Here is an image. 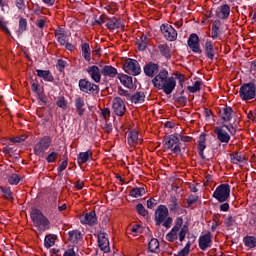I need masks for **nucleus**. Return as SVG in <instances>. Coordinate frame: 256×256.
I'll return each mask as SVG.
<instances>
[{
    "label": "nucleus",
    "instance_id": "obj_1",
    "mask_svg": "<svg viewBox=\"0 0 256 256\" xmlns=\"http://www.w3.org/2000/svg\"><path fill=\"white\" fill-rule=\"evenodd\" d=\"M187 233H189V227L187 225L183 226V218L178 217L175 220V225L171 229V231L166 235V241L173 243V241H179L183 243L185 241V237H187Z\"/></svg>",
    "mask_w": 256,
    "mask_h": 256
},
{
    "label": "nucleus",
    "instance_id": "obj_2",
    "mask_svg": "<svg viewBox=\"0 0 256 256\" xmlns=\"http://www.w3.org/2000/svg\"><path fill=\"white\" fill-rule=\"evenodd\" d=\"M154 221L156 225H163L166 229H171L173 218L169 217V208L165 205H159L155 210Z\"/></svg>",
    "mask_w": 256,
    "mask_h": 256
},
{
    "label": "nucleus",
    "instance_id": "obj_3",
    "mask_svg": "<svg viewBox=\"0 0 256 256\" xmlns=\"http://www.w3.org/2000/svg\"><path fill=\"white\" fill-rule=\"evenodd\" d=\"M30 215L35 227H37L39 231H47V229H49V219H47L40 210L33 209Z\"/></svg>",
    "mask_w": 256,
    "mask_h": 256
},
{
    "label": "nucleus",
    "instance_id": "obj_4",
    "mask_svg": "<svg viewBox=\"0 0 256 256\" xmlns=\"http://www.w3.org/2000/svg\"><path fill=\"white\" fill-rule=\"evenodd\" d=\"M239 96L242 101H251L256 97V86L253 82L244 83L239 89Z\"/></svg>",
    "mask_w": 256,
    "mask_h": 256
},
{
    "label": "nucleus",
    "instance_id": "obj_5",
    "mask_svg": "<svg viewBox=\"0 0 256 256\" xmlns=\"http://www.w3.org/2000/svg\"><path fill=\"white\" fill-rule=\"evenodd\" d=\"M231 195V186L229 184H221L213 192L212 197L218 201V203H225Z\"/></svg>",
    "mask_w": 256,
    "mask_h": 256
},
{
    "label": "nucleus",
    "instance_id": "obj_6",
    "mask_svg": "<svg viewBox=\"0 0 256 256\" xmlns=\"http://www.w3.org/2000/svg\"><path fill=\"white\" fill-rule=\"evenodd\" d=\"M52 139L49 136L42 137L38 143L34 146V153L38 157H43L45 155V151L51 147Z\"/></svg>",
    "mask_w": 256,
    "mask_h": 256
},
{
    "label": "nucleus",
    "instance_id": "obj_7",
    "mask_svg": "<svg viewBox=\"0 0 256 256\" xmlns=\"http://www.w3.org/2000/svg\"><path fill=\"white\" fill-rule=\"evenodd\" d=\"M123 69L125 73H128L129 75L137 76L141 74V66L139 65V62L135 59H126L124 61Z\"/></svg>",
    "mask_w": 256,
    "mask_h": 256
},
{
    "label": "nucleus",
    "instance_id": "obj_8",
    "mask_svg": "<svg viewBox=\"0 0 256 256\" xmlns=\"http://www.w3.org/2000/svg\"><path fill=\"white\" fill-rule=\"evenodd\" d=\"M179 141V136L177 135L167 136L164 139V147L165 149H172V152L179 154L181 153V146H179Z\"/></svg>",
    "mask_w": 256,
    "mask_h": 256
},
{
    "label": "nucleus",
    "instance_id": "obj_9",
    "mask_svg": "<svg viewBox=\"0 0 256 256\" xmlns=\"http://www.w3.org/2000/svg\"><path fill=\"white\" fill-rule=\"evenodd\" d=\"M160 31L167 41H177V30L170 24H162Z\"/></svg>",
    "mask_w": 256,
    "mask_h": 256
},
{
    "label": "nucleus",
    "instance_id": "obj_10",
    "mask_svg": "<svg viewBox=\"0 0 256 256\" xmlns=\"http://www.w3.org/2000/svg\"><path fill=\"white\" fill-rule=\"evenodd\" d=\"M112 109L118 117H123L127 111V107H125V101L120 97H115L112 102Z\"/></svg>",
    "mask_w": 256,
    "mask_h": 256
},
{
    "label": "nucleus",
    "instance_id": "obj_11",
    "mask_svg": "<svg viewBox=\"0 0 256 256\" xmlns=\"http://www.w3.org/2000/svg\"><path fill=\"white\" fill-rule=\"evenodd\" d=\"M199 36L195 33L191 34L188 38V47L191 49L193 53H198L201 55L203 51L201 50V45L199 44Z\"/></svg>",
    "mask_w": 256,
    "mask_h": 256
},
{
    "label": "nucleus",
    "instance_id": "obj_12",
    "mask_svg": "<svg viewBox=\"0 0 256 256\" xmlns=\"http://www.w3.org/2000/svg\"><path fill=\"white\" fill-rule=\"evenodd\" d=\"M198 245L201 251H207V249L213 245V236H211V233L208 232L204 235H201L198 239Z\"/></svg>",
    "mask_w": 256,
    "mask_h": 256
},
{
    "label": "nucleus",
    "instance_id": "obj_13",
    "mask_svg": "<svg viewBox=\"0 0 256 256\" xmlns=\"http://www.w3.org/2000/svg\"><path fill=\"white\" fill-rule=\"evenodd\" d=\"M79 87L80 91H83L84 93H97V91H99V86L91 83L86 79H82L79 81Z\"/></svg>",
    "mask_w": 256,
    "mask_h": 256
},
{
    "label": "nucleus",
    "instance_id": "obj_14",
    "mask_svg": "<svg viewBox=\"0 0 256 256\" xmlns=\"http://www.w3.org/2000/svg\"><path fill=\"white\" fill-rule=\"evenodd\" d=\"M169 78V72L167 70H161L156 77L152 80V83L156 89L163 87L164 82Z\"/></svg>",
    "mask_w": 256,
    "mask_h": 256
},
{
    "label": "nucleus",
    "instance_id": "obj_15",
    "mask_svg": "<svg viewBox=\"0 0 256 256\" xmlns=\"http://www.w3.org/2000/svg\"><path fill=\"white\" fill-rule=\"evenodd\" d=\"M175 87H177V81L175 80V77L172 76L168 77L159 89L164 91L166 95H171L172 91H175Z\"/></svg>",
    "mask_w": 256,
    "mask_h": 256
},
{
    "label": "nucleus",
    "instance_id": "obj_16",
    "mask_svg": "<svg viewBox=\"0 0 256 256\" xmlns=\"http://www.w3.org/2000/svg\"><path fill=\"white\" fill-rule=\"evenodd\" d=\"M80 223H82V225H90L91 227H93V225L97 224V214H95V212H90L81 215Z\"/></svg>",
    "mask_w": 256,
    "mask_h": 256
},
{
    "label": "nucleus",
    "instance_id": "obj_17",
    "mask_svg": "<svg viewBox=\"0 0 256 256\" xmlns=\"http://www.w3.org/2000/svg\"><path fill=\"white\" fill-rule=\"evenodd\" d=\"M98 245L101 251H104V253H109V238H107V233L100 232L98 234Z\"/></svg>",
    "mask_w": 256,
    "mask_h": 256
},
{
    "label": "nucleus",
    "instance_id": "obj_18",
    "mask_svg": "<svg viewBox=\"0 0 256 256\" xmlns=\"http://www.w3.org/2000/svg\"><path fill=\"white\" fill-rule=\"evenodd\" d=\"M141 143H143V138L139 135V132L132 130L128 134V144L131 145V147H136V145H141Z\"/></svg>",
    "mask_w": 256,
    "mask_h": 256
},
{
    "label": "nucleus",
    "instance_id": "obj_19",
    "mask_svg": "<svg viewBox=\"0 0 256 256\" xmlns=\"http://www.w3.org/2000/svg\"><path fill=\"white\" fill-rule=\"evenodd\" d=\"M214 133L217 135V139L220 141V143L227 144L231 141V135H229V133H227L223 127H216L214 129Z\"/></svg>",
    "mask_w": 256,
    "mask_h": 256
},
{
    "label": "nucleus",
    "instance_id": "obj_20",
    "mask_svg": "<svg viewBox=\"0 0 256 256\" xmlns=\"http://www.w3.org/2000/svg\"><path fill=\"white\" fill-rule=\"evenodd\" d=\"M87 73L95 83H101L102 73H101V69H99L97 66L95 65L89 66L87 68Z\"/></svg>",
    "mask_w": 256,
    "mask_h": 256
},
{
    "label": "nucleus",
    "instance_id": "obj_21",
    "mask_svg": "<svg viewBox=\"0 0 256 256\" xmlns=\"http://www.w3.org/2000/svg\"><path fill=\"white\" fill-rule=\"evenodd\" d=\"M118 79L124 87L127 89H133V77L127 74H118Z\"/></svg>",
    "mask_w": 256,
    "mask_h": 256
},
{
    "label": "nucleus",
    "instance_id": "obj_22",
    "mask_svg": "<svg viewBox=\"0 0 256 256\" xmlns=\"http://www.w3.org/2000/svg\"><path fill=\"white\" fill-rule=\"evenodd\" d=\"M101 73L104 77H109L110 79H113L118 75L117 68L109 65L104 66Z\"/></svg>",
    "mask_w": 256,
    "mask_h": 256
},
{
    "label": "nucleus",
    "instance_id": "obj_23",
    "mask_svg": "<svg viewBox=\"0 0 256 256\" xmlns=\"http://www.w3.org/2000/svg\"><path fill=\"white\" fill-rule=\"evenodd\" d=\"M55 39L58 41L60 45H67V34L65 33V29L58 28L55 30Z\"/></svg>",
    "mask_w": 256,
    "mask_h": 256
},
{
    "label": "nucleus",
    "instance_id": "obj_24",
    "mask_svg": "<svg viewBox=\"0 0 256 256\" xmlns=\"http://www.w3.org/2000/svg\"><path fill=\"white\" fill-rule=\"evenodd\" d=\"M230 14H231V7L227 4H223L217 10V17H219V19H227Z\"/></svg>",
    "mask_w": 256,
    "mask_h": 256
},
{
    "label": "nucleus",
    "instance_id": "obj_25",
    "mask_svg": "<svg viewBox=\"0 0 256 256\" xmlns=\"http://www.w3.org/2000/svg\"><path fill=\"white\" fill-rule=\"evenodd\" d=\"M90 159H93V151L88 150L86 152H80L77 158L78 165H84Z\"/></svg>",
    "mask_w": 256,
    "mask_h": 256
},
{
    "label": "nucleus",
    "instance_id": "obj_26",
    "mask_svg": "<svg viewBox=\"0 0 256 256\" xmlns=\"http://www.w3.org/2000/svg\"><path fill=\"white\" fill-rule=\"evenodd\" d=\"M168 207L170 211H172L173 213H178V215H181V213H185V209H181V207L179 206V202L175 197L170 198V203Z\"/></svg>",
    "mask_w": 256,
    "mask_h": 256
},
{
    "label": "nucleus",
    "instance_id": "obj_27",
    "mask_svg": "<svg viewBox=\"0 0 256 256\" xmlns=\"http://www.w3.org/2000/svg\"><path fill=\"white\" fill-rule=\"evenodd\" d=\"M204 51L208 59L213 61L215 59V48L213 47V42L211 40H207L204 45Z\"/></svg>",
    "mask_w": 256,
    "mask_h": 256
},
{
    "label": "nucleus",
    "instance_id": "obj_28",
    "mask_svg": "<svg viewBox=\"0 0 256 256\" xmlns=\"http://www.w3.org/2000/svg\"><path fill=\"white\" fill-rule=\"evenodd\" d=\"M159 71V66L155 63H148L144 67V73L147 75V77H153L155 73H158Z\"/></svg>",
    "mask_w": 256,
    "mask_h": 256
},
{
    "label": "nucleus",
    "instance_id": "obj_29",
    "mask_svg": "<svg viewBox=\"0 0 256 256\" xmlns=\"http://www.w3.org/2000/svg\"><path fill=\"white\" fill-rule=\"evenodd\" d=\"M68 239L71 243H79L83 239V234L79 230H73L68 233Z\"/></svg>",
    "mask_w": 256,
    "mask_h": 256
},
{
    "label": "nucleus",
    "instance_id": "obj_30",
    "mask_svg": "<svg viewBox=\"0 0 256 256\" xmlns=\"http://www.w3.org/2000/svg\"><path fill=\"white\" fill-rule=\"evenodd\" d=\"M38 77L44 79V81L53 82V74L49 70H36Z\"/></svg>",
    "mask_w": 256,
    "mask_h": 256
},
{
    "label": "nucleus",
    "instance_id": "obj_31",
    "mask_svg": "<svg viewBox=\"0 0 256 256\" xmlns=\"http://www.w3.org/2000/svg\"><path fill=\"white\" fill-rule=\"evenodd\" d=\"M75 107L78 115H80V117H83L85 113V100H83V98H77L75 100Z\"/></svg>",
    "mask_w": 256,
    "mask_h": 256
},
{
    "label": "nucleus",
    "instance_id": "obj_32",
    "mask_svg": "<svg viewBox=\"0 0 256 256\" xmlns=\"http://www.w3.org/2000/svg\"><path fill=\"white\" fill-rule=\"evenodd\" d=\"M130 101L135 104L145 103V92H136L130 96Z\"/></svg>",
    "mask_w": 256,
    "mask_h": 256
},
{
    "label": "nucleus",
    "instance_id": "obj_33",
    "mask_svg": "<svg viewBox=\"0 0 256 256\" xmlns=\"http://www.w3.org/2000/svg\"><path fill=\"white\" fill-rule=\"evenodd\" d=\"M81 51L85 61H91V47L89 46V43H83L81 45Z\"/></svg>",
    "mask_w": 256,
    "mask_h": 256
},
{
    "label": "nucleus",
    "instance_id": "obj_34",
    "mask_svg": "<svg viewBox=\"0 0 256 256\" xmlns=\"http://www.w3.org/2000/svg\"><path fill=\"white\" fill-rule=\"evenodd\" d=\"M147 43H149V39L147 38V35L143 34L139 39H137L136 45L139 51H145V49H147Z\"/></svg>",
    "mask_w": 256,
    "mask_h": 256
},
{
    "label": "nucleus",
    "instance_id": "obj_35",
    "mask_svg": "<svg viewBox=\"0 0 256 256\" xmlns=\"http://www.w3.org/2000/svg\"><path fill=\"white\" fill-rule=\"evenodd\" d=\"M123 27V24L121 23V20L117 18L110 19L107 23V28L111 31H115V29H121Z\"/></svg>",
    "mask_w": 256,
    "mask_h": 256
},
{
    "label": "nucleus",
    "instance_id": "obj_36",
    "mask_svg": "<svg viewBox=\"0 0 256 256\" xmlns=\"http://www.w3.org/2000/svg\"><path fill=\"white\" fill-rule=\"evenodd\" d=\"M147 193L144 187H136L130 190V197L137 199L138 197H143Z\"/></svg>",
    "mask_w": 256,
    "mask_h": 256
},
{
    "label": "nucleus",
    "instance_id": "obj_37",
    "mask_svg": "<svg viewBox=\"0 0 256 256\" xmlns=\"http://www.w3.org/2000/svg\"><path fill=\"white\" fill-rule=\"evenodd\" d=\"M55 241H57V236L49 234L44 239V246L46 247V249H51V247L55 245Z\"/></svg>",
    "mask_w": 256,
    "mask_h": 256
},
{
    "label": "nucleus",
    "instance_id": "obj_38",
    "mask_svg": "<svg viewBox=\"0 0 256 256\" xmlns=\"http://www.w3.org/2000/svg\"><path fill=\"white\" fill-rule=\"evenodd\" d=\"M158 49L166 59H171V48L167 44H161L158 46Z\"/></svg>",
    "mask_w": 256,
    "mask_h": 256
},
{
    "label": "nucleus",
    "instance_id": "obj_39",
    "mask_svg": "<svg viewBox=\"0 0 256 256\" xmlns=\"http://www.w3.org/2000/svg\"><path fill=\"white\" fill-rule=\"evenodd\" d=\"M243 243L245 247H248L249 249H253L256 247V238L255 236H246L243 238Z\"/></svg>",
    "mask_w": 256,
    "mask_h": 256
},
{
    "label": "nucleus",
    "instance_id": "obj_40",
    "mask_svg": "<svg viewBox=\"0 0 256 256\" xmlns=\"http://www.w3.org/2000/svg\"><path fill=\"white\" fill-rule=\"evenodd\" d=\"M233 115V109L231 107L223 108L221 112V117L223 121H231Z\"/></svg>",
    "mask_w": 256,
    "mask_h": 256
},
{
    "label": "nucleus",
    "instance_id": "obj_41",
    "mask_svg": "<svg viewBox=\"0 0 256 256\" xmlns=\"http://www.w3.org/2000/svg\"><path fill=\"white\" fill-rule=\"evenodd\" d=\"M220 25H221V22H219V21L213 22V24H212V32H211L212 39H218Z\"/></svg>",
    "mask_w": 256,
    "mask_h": 256
},
{
    "label": "nucleus",
    "instance_id": "obj_42",
    "mask_svg": "<svg viewBox=\"0 0 256 256\" xmlns=\"http://www.w3.org/2000/svg\"><path fill=\"white\" fill-rule=\"evenodd\" d=\"M148 249L151 253H155L159 249V240L157 238H152L148 243Z\"/></svg>",
    "mask_w": 256,
    "mask_h": 256
},
{
    "label": "nucleus",
    "instance_id": "obj_43",
    "mask_svg": "<svg viewBox=\"0 0 256 256\" xmlns=\"http://www.w3.org/2000/svg\"><path fill=\"white\" fill-rule=\"evenodd\" d=\"M7 25H9V22L5 21V18L1 17L0 18L1 31H3V33H5L6 35L11 36V30H9V27H7Z\"/></svg>",
    "mask_w": 256,
    "mask_h": 256
},
{
    "label": "nucleus",
    "instance_id": "obj_44",
    "mask_svg": "<svg viewBox=\"0 0 256 256\" xmlns=\"http://www.w3.org/2000/svg\"><path fill=\"white\" fill-rule=\"evenodd\" d=\"M232 163L235 165H239V163H243L245 161V157L241 156L239 153H233L230 155Z\"/></svg>",
    "mask_w": 256,
    "mask_h": 256
},
{
    "label": "nucleus",
    "instance_id": "obj_45",
    "mask_svg": "<svg viewBox=\"0 0 256 256\" xmlns=\"http://www.w3.org/2000/svg\"><path fill=\"white\" fill-rule=\"evenodd\" d=\"M128 231H130L131 235L137 237V235H141V233H143V228L141 227V225L135 224L130 229H128Z\"/></svg>",
    "mask_w": 256,
    "mask_h": 256
},
{
    "label": "nucleus",
    "instance_id": "obj_46",
    "mask_svg": "<svg viewBox=\"0 0 256 256\" xmlns=\"http://www.w3.org/2000/svg\"><path fill=\"white\" fill-rule=\"evenodd\" d=\"M187 89L190 93H197V91H201V81H195L194 85L188 86Z\"/></svg>",
    "mask_w": 256,
    "mask_h": 256
},
{
    "label": "nucleus",
    "instance_id": "obj_47",
    "mask_svg": "<svg viewBox=\"0 0 256 256\" xmlns=\"http://www.w3.org/2000/svg\"><path fill=\"white\" fill-rule=\"evenodd\" d=\"M20 181L21 176H19L18 174H12L8 178V182L10 183V185H19Z\"/></svg>",
    "mask_w": 256,
    "mask_h": 256
},
{
    "label": "nucleus",
    "instance_id": "obj_48",
    "mask_svg": "<svg viewBox=\"0 0 256 256\" xmlns=\"http://www.w3.org/2000/svg\"><path fill=\"white\" fill-rule=\"evenodd\" d=\"M25 31H27V19L20 18L19 19L18 33H25Z\"/></svg>",
    "mask_w": 256,
    "mask_h": 256
},
{
    "label": "nucleus",
    "instance_id": "obj_49",
    "mask_svg": "<svg viewBox=\"0 0 256 256\" xmlns=\"http://www.w3.org/2000/svg\"><path fill=\"white\" fill-rule=\"evenodd\" d=\"M191 251V242H187L185 247L178 252L176 256H187L189 255V252Z\"/></svg>",
    "mask_w": 256,
    "mask_h": 256
},
{
    "label": "nucleus",
    "instance_id": "obj_50",
    "mask_svg": "<svg viewBox=\"0 0 256 256\" xmlns=\"http://www.w3.org/2000/svg\"><path fill=\"white\" fill-rule=\"evenodd\" d=\"M235 221V217H233L232 215H228L224 219V224L226 225V227H233L235 225Z\"/></svg>",
    "mask_w": 256,
    "mask_h": 256
},
{
    "label": "nucleus",
    "instance_id": "obj_51",
    "mask_svg": "<svg viewBox=\"0 0 256 256\" xmlns=\"http://www.w3.org/2000/svg\"><path fill=\"white\" fill-rule=\"evenodd\" d=\"M205 135H200L199 140H198V151H205V148L207 147L205 145Z\"/></svg>",
    "mask_w": 256,
    "mask_h": 256
},
{
    "label": "nucleus",
    "instance_id": "obj_52",
    "mask_svg": "<svg viewBox=\"0 0 256 256\" xmlns=\"http://www.w3.org/2000/svg\"><path fill=\"white\" fill-rule=\"evenodd\" d=\"M56 104L60 109H67V100H65V97L63 96L58 97Z\"/></svg>",
    "mask_w": 256,
    "mask_h": 256
},
{
    "label": "nucleus",
    "instance_id": "obj_53",
    "mask_svg": "<svg viewBox=\"0 0 256 256\" xmlns=\"http://www.w3.org/2000/svg\"><path fill=\"white\" fill-rule=\"evenodd\" d=\"M136 210L137 213H139V215H142V217L147 216V209H145V206H143V204H137L136 206Z\"/></svg>",
    "mask_w": 256,
    "mask_h": 256
},
{
    "label": "nucleus",
    "instance_id": "obj_54",
    "mask_svg": "<svg viewBox=\"0 0 256 256\" xmlns=\"http://www.w3.org/2000/svg\"><path fill=\"white\" fill-rule=\"evenodd\" d=\"M118 95H120L121 97H126V99H128V100L131 99V94L129 93V91H127L123 88L118 89Z\"/></svg>",
    "mask_w": 256,
    "mask_h": 256
},
{
    "label": "nucleus",
    "instance_id": "obj_55",
    "mask_svg": "<svg viewBox=\"0 0 256 256\" xmlns=\"http://www.w3.org/2000/svg\"><path fill=\"white\" fill-rule=\"evenodd\" d=\"M47 163H55L57 161V152L50 153L46 158Z\"/></svg>",
    "mask_w": 256,
    "mask_h": 256
},
{
    "label": "nucleus",
    "instance_id": "obj_56",
    "mask_svg": "<svg viewBox=\"0 0 256 256\" xmlns=\"http://www.w3.org/2000/svg\"><path fill=\"white\" fill-rule=\"evenodd\" d=\"M199 197L197 195H190L187 199L188 207H191V205H194V203H197V200Z\"/></svg>",
    "mask_w": 256,
    "mask_h": 256
},
{
    "label": "nucleus",
    "instance_id": "obj_57",
    "mask_svg": "<svg viewBox=\"0 0 256 256\" xmlns=\"http://www.w3.org/2000/svg\"><path fill=\"white\" fill-rule=\"evenodd\" d=\"M26 139H27V135H23L20 137L11 138L10 141L12 143H23V141H25Z\"/></svg>",
    "mask_w": 256,
    "mask_h": 256
},
{
    "label": "nucleus",
    "instance_id": "obj_58",
    "mask_svg": "<svg viewBox=\"0 0 256 256\" xmlns=\"http://www.w3.org/2000/svg\"><path fill=\"white\" fill-rule=\"evenodd\" d=\"M67 165H69L67 160H64L63 162H61L58 166V173H62V171H65L67 169Z\"/></svg>",
    "mask_w": 256,
    "mask_h": 256
},
{
    "label": "nucleus",
    "instance_id": "obj_59",
    "mask_svg": "<svg viewBox=\"0 0 256 256\" xmlns=\"http://www.w3.org/2000/svg\"><path fill=\"white\" fill-rule=\"evenodd\" d=\"M157 205V200L155 198H150L147 200L148 209H153Z\"/></svg>",
    "mask_w": 256,
    "mask_h": 256
},
{
    "label": "nucleus",
    "instance_id": "obj_60",
    "mask_svg": "<svg viewBox=\"0 0 256 256\" xmlns=\"http://www.w3.org/2000/svg\"><path fill=\"white\" fill-rule=\"evenodd\" d=\"M0 189L7 199L11 198V189L7 187H0Z\"/></svg>",
    "mask_w": 256,
    "mask_h": 256
},
{
    "label": "nucleus",
    "instance_id": "obj_61",
    "mask_svg": "<svg viewBox=\"0 0 256 256\" xmlns=\"http://www.w3.org/2000/svg\"><path fill=\"white\" fill-rule=\"evenodd\" d=\"M16 7L21 11L25 10V1L24 0H16Z\"/></svg>",
    "mask_w": 256,
    "mask_h": 256
},
{
    "label": "nucleus",
    "instance_id": "obj_62",
    "mask_svg": "<svg viewBox=\"0 0 256 256\" xmlns=\"http://www.w3.org/2000/svg\"><path fill=\"white\" fill-rule=\"evenodd\" d=\"M102 116L104 119H109V117H111V110H109V108H104L102 110Z\"/></svg>",
    "mask_w": 256,
    "mask_h": 256
},
{
    "label": "nucleus",
    "instance_id": "obj_63",
    "mask_svg": "<svg viewBox=\"0 0 256 256\" xmlns=\"http://www.w3.org/2000/svg\"><path fill=\"white\" fill-rule=\"evenodd\" d=\"M85 187V182L81 181V180H78L76 183H75V188L80 191L81 189H83Z\"/></svg>",
    "mask_w": 256,
    "mask_h": 256
},
{
    "label": "nucleus",
    "instance_id": "obj_64",
    "mask_svg": "<svg viewBox=\"0 0 256 256\" xmlns=\"http://www.w3.org/2000/svg\"><path fill=\"white\" fill-rule=\"evenodd\" d=\"M63 256H77V254L73 248H70L64 252Z\"/></svg>",
    "mask_w": 256,
    "mask_h": 256
}]
</instances>
